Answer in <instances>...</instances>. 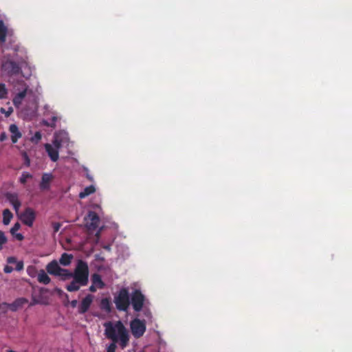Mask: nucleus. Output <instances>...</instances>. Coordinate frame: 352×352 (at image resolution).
<instances>
[{
    "label": "nucleus",
    "mask_w": 352,
    "mask_h": 352,
    "mask_svg": "<svg viewBox=\"0 0 352 352\" xmlns=\"http://www.w3.org/2000/svg\"><path fill=\"white\" fill-rule=\"evenodd\" d=\"M89 291L91 292H95L97 291V287L92 283V285L89 287Z\"/></svg>",
    "instance_id": "39"
},
{
    "label": "nucleus",
    "mask_w": 352,
    "mask_h": 352,
    "mask_svg": "<svg viewBox=\"0 0 352 352\" xmlns=\"http://www.w3.org/2000/svg\"><path fill=\"white\" fill-rule=\"evenodd\" d=\"M38 87V82L36 80L35 76H33L30 85L26 83H23V99L25 100L27 94H33L34 91H37Z\"/></svg>",
    "instance_id": "13"
},
{
    "label": "nucleus",
    "mask_w": 352,
    "mask_h": 352,
    "mask_svg": "<svg viewBox=\"0 0 352 352\" xmlns=\"http://www.w3.org/2000/svg\"><path fill=\"white\" fill-rule=\"evenodd\" d=\"M104 327L106 338L112 341L107 346V352H115L117 343L122 349L127 346L130 341V336L122 322L120 320L115 322H107L104 323Z\"/></svg>",
    "instance_id": "1"
},
{
    "label": "nucleus",
    "mask_w": 352,
    "mask_h": 352,
    "mask_svg": "<svg viewBox=\"0 0 352 352\" xmlns=\"http://www.w3.org/2000/svg\"><path fill=\"white\" fill-rule=\"evenodd\" d=\"M0 111L1 113H4L6 117H8L12 113L13 110L11 107L8 108V111H6V109L4 108H1Z\"/></svg>",
    "instance_id": "34"
},
{
    "label": "nucleus",
    "mask_w": 352,
    "mask_h": 352,
    "mask_svg": "<svg viewBox=\"0 0 352 352\" xmlns=\"http://www.w3.org/2000/svg\"><path fill=\"white\" fill-rule=\"evenodd\" d=\"M85 225L89 230H95L99 226L100 218L97 212L89 211L85 218Z\"/></svg>",
    "instance_id": "8"
},
{
    "label": "nucleus",
    "mask_w": 352,
    "mask_h": 352,
    "mask_svg": "<svg viewBox=\"0 0 352 352\" xmlns=\"http://www.w3.org/2000/svg\"><path fill=\"white\" fill-rule=\"evenodd\" d=\"M6 352H16V351H14L13 350H7Z\"/></svg>",
    "instance_id": "45"
},
{
    "label": "nucleus",
    "mask_w": 352,
    "mask_h": 352,
    "mask_svg": "<svg viewBox=\"0 0 352 352\" xmlns=\"http://www.w3.org/2000/svg\"><path fill=\"white\" fill-rule=\"evenodd\" d=\"M37 280L41 284L47 285L51 281V278L44 270H40L37 274Z\"/></svg>",
    "instance_id": "20"
},
{
    "label": "nucleus",
    "mask_w": 352,
    "mask_h": 352,
    "mask_svg": "<svg viewBox=\"0 0 352 352\" xmlns=\"http://www.w3.org/2000/svg\"><path fill=\"white\" fill-rule=\"evenodd\" d=\"M7 241V239L4 234V232L2 231H0V250L2 248V245L5 244Z\"/></svg>",
    "instance_id": "31"
},
{
    "label": "nucleus",
    "mask_w": 352,
    "mask_h": 352,
    "mask_svg": "<svg viewBox=\"0 0 352 352\" xmlns=\"http://www.w3.org/2000/svg\"><path fill=\"white\" fill-rule=\"evenodd\" d=\"M53 143H54V148H57V150L58 151V149H59V148H60V146L61 145L60 142H59L58 141V140H55Z\"/></svg>",
    "instance_id": "38"
},
{
    "label": "nucleus",
    "mask_w": 352,
    "mask_h": 352,
    "mask_svg": "<svg viewBox=\"0 0 352 352\" xmlns=\"http://www.w3.org/2000/svg\"><path fill=\"white\" fill-rule=\"evenodd\" d=\"M57 120V118L55 117V116H54L52 118V122L51 123H48V122H45V125L47 126H55L56 125V122Z\"/></svg>",
    "instance_id": "35"
},
{
    "label": "nucleus",
    "mask_w": 352,
    "mask_h": 352,
    "mask_svg": "<svg viewBox=\"0 0 352 352\" xmlns=\"http://www.w3.org/2000/svg\"><path fill=\"white\" fill-rule=\"evenodd\" d=\"M34 270V267H28V268L27 269V272H28V274H30L31 276H32V270Z\"/></svg>",
    "instance_id": "42"
},
{
    "label": "nucleus",
    "mask_w": 352,
    "mask_h": 352,
    "mask_svg": "<svg viewBox=\"0 0 352 352\" xmlns=\"http://www.w3.org/2000/svg\"><path fill=\"white\" fill-rule=\"evenodd\" d=\"M8 91L4 83H0V99H6L8 98Z\"/></svg>",
    "instance_id": "29"
},
{
    "label": "nucleus",
    "mask_w": 352,
    "mask_h": 352,
    "mask_svg": "<svg viewBox=\"0 0 352 352\" xmlns=\"http://www.w3.org/2000/svg\"><path fill=\"white\" fill-rule=\"evenodd\" d=\"M37 109V102L36 96H33V99L32 100L30 106L28 109H23V118L24 119L27 118H31L32 116H34L36 113Z\"/></svg>",
    "instance_id": "15"
},
{
    "label": "nucleus",
    "mask_w": 352,
    "mask_h": 352,
    "mask_svg": "<svg viewBox=\"0 0 352 352\" xmlns=\"http://www.w3.org/2000/svg\"><path fill=\"white\" fill-rule=\"evenodd\" d=\"M8 28L2 20H0V44H3L6 40Z\"/></svg>",
    "instance_id": "22"
},
{
    "label": "nucleus",
    "mask_w": 352,
    "mask_h": 352,
    "mask_svg": "<svg viewBox=\"0 0 352 352\" xmlns=\"http://www.w3.org/2000/svg\"><path fill=\"white\" fill-rule=\"evenodd\" d=\"M69 304L72 307H75L78 304L77 300H72Z\"/></svg>",
    "instance_id": "40"
},
{
    "label": "nucleus",
    "mask_w": 352,
    "mask_h": 352,
    "mask_svg": "<svg viewBox=\"0 0 352 352\" xmlns=\"http://www.w3.org/2000/svg\"><path fill=\"white\" fill-rule=\"evenodd\" d=\"M22 101V91H19L16 96L14 98L13 102L16 105L17 104L21 103Z\"/></svg>",
    "instance_id": "32"
},
{
    "label": "nucleus",
    "mask_w": 352,
    "mask_h": 352,
    "mask_svg": "<svg viewBox=\"0 0 352 352\" xmlns=\"http://www.w3.org/2000/svg\"><path fill=\"white\" fill-rule=\"evenodd\" d=\"M91 281L97 288H103L104 283L99 274L95 273L91 275Z\"/></svg>",
    "instance_id": "21"
},
{
    "label": "nucleus",
    "mask_w": 352,
    "mask_h": 352,
    "mask_svg": "<svg viewBox=\"0 0 352 352\" xmlns=\"http://www.w3.org/2000/svg\"><path fill=\"white\" fill-rule=\"evenodd\" d=\"M100 309L106 312H110L111 311V303L110 299L108 298H104L101 299L100 304Z\"/></svg>",
    "instance_id": "23"
},
{
    "label": "nucleus",
    "mask_w": 352,
    "mask_h": 352,
    "mask_svg": "<svg viewBox=\"0 0 352 352\" xmlns=\"http://www.w3.org/2000/svg\"><path fill=\"white\" fill-rule=\"evenodd\" d=\"M6 199L12 205L14 209L17 212L19 219H22V214L19 213V209L21 206V203L19 201L18 196L16 194L7 192L6 194Z\"/></svg>",
    "instance_id": "12"
},
{
    "label": "nucleus",
    "mask_w": 352,
    "mask_h": 352,
    "mask_svg": "<svg viewBox=\"0 0 352 352\" xmlns=\"http://www.w3.org/2000/svg\"><path fill=\"white\" fill-rule=\"evenodd\" d=\"M80 286L81 285H79V282L76 281V279L74 278V280L71 281L68 285H67L66 289L70 292H76L79 290Z\"/></svg>",
    "instance_id": "27"
},
{
    "label": "nucleus",
    "mask_w": 352,
    "mask_h": 352,
    "mask_svg": "<svg viewBox=\"0 0 352 352\" xmlns=\"http://www.w3.org/2000/svg\"><path fill=\"white\" fill-rule=\"evenodd\" d=\"M7 139H8V136H7V134L6 133V132H2L0 134V142H3V141L6 140Z\"/></svg>",
    "instance_id": "37"
},
{
    "label": "nucleus",
    "mask_w": 352,
    "mask_h": 352,
    "mask_svg": "<svg viewBox=\"0 0 352 352\" xmlns=\"http://www.w3.org/2000/svg\"><path fill=\"white\" fill-rule=\"evenodd\" d=\"M12 213L9 209H5L3 212V223L4 225H8L12 218Z\"/></svg>",
    "instance_id": "28"
},
{
    "label": "nucleus",
    "mask_w": 352,
    "mask_h": 352,
    "mask_svg": "<svg viewBox=\"0 0 352 352\" xmlns=\"http://www.w3.org/2000/svg\"><path fill=\"white\" fill-rule=\"evenodd\" d=\"M93 300V296L91 294H87L85 298L82 299L78 306V312L80 314H85L91 305Z\"/></svg>",
    "instance_id": "14"
},
{
    "label": "nucleus",
    "mask_w": 352,
    "mask_h": 352,
    "mask_svg": "<svg viewBox=\"0 0 352 352\" xmlns=\"http://www.w3.org/2000/svg\"><path fill=\"white\" fill-rule=\"evenodd\" d=\"M45 148L47 151V155L50 157L52 162H55L58 160V151L57 148H54L50 144H45Z\"/></svg>",
    "instance_id": "16"
},
{
    "label": "nucleus",
    "mask_w": 352,
    "mask_h": 352,
    "mask_svg": "<svg viewBox=\"0 0 352 352\" xmlns=\"http://www.w3.org/2000/svg\"><path fill=\"white\" fill-rule=\"evenodd\" d=\"M42 138V135L40 131H36L34 136L31 137V141L32 143H38Z\"/></svg>",
    "instance_id": "30"
},
{
    "label": "nucleus",
    "mask_w": 352,
    "mask_h": 352,
    "mask_svg": "<svg viewBox=\"0 0 352 352\" xmlns=\"http://www.w3.org/2000/svg\"><path fill=\"white\" fill-rule=\"evenodd\" d=\"M46 271L50 274L58 276L62 280L69 279L72 276V273L69 272V270L60 267L58 262L56 260L47 263Z\"/></svg>",
    "instance_id": "4"
},
{
    "label": "nucleus",
    "mask_w": 352,
    "mask_h": 352,
    "mask_svg": "<svg viewBox=\"0 0 352 352\" xmlns=\"http://www.w3.org/2000/svg\"><path fill=\"white\" fill-rule=\"evenodd\" d=\"M23 163L27 166H29L30 161L29 160L28 156L27 155L26 152H23Z\"/></svg>",
    "instance_id": "36"
},
{
    "label": "nucleus",
    "mask_w": 352,
    "mask_h": 352,
    "mask_svg": "<svg viewBox=\"0 0 352 352\" xmlns=\"http://www.w3.org/2000/svg\"><path fill=\"white\" fill-rule=\"evenodd\" d=\"M130 329L132 335L136 338L142 336L146 330V324L144 320L140 318H134L130 322Z\"/></svg>",
    "instance_id": "6"
},
{
    "label": "nucleus",
    "mask_w": 352,
    "mask_h": 352,
    "mask_svg": "<svg viewBox=\"0 0 352 352\" xmlns=\"http://www.w3.org/2000/svg\"><path fill=\"white\" fill-rule=\"evenodd\" d=\"M96 192L95 186L91 185L89 186H87L84 188L83 191L80 192L79 194L80 199H85L87 196L91 195Z\"/></svg>",
    "instance_id": "24"
},
{
    "label": "nucleus",
    "mask_w": 352,
    "mask_h": 352,
    "mask_svg": "<svg viewBox=\"0 0 352 352\" xmlns=\"http://www.w3.org/2000/svg\"><path fill=\"white\" fill-rule=\"evenodd\" d=\"M72 258V255L67 253H63L59 259L60 264L63 265V266H68L69 265Z\"/></svg>",
    "instance_id": "25"
},
{
    "label": "nucleus",
    "mask_w": 352,
    "mask_h": 352,
    "mask_svg": "<svg viewBox=\"0 0 352 352\" xmlns=\"http://www.w3.org/2000/svg\"><path fill=\"white\" fill-rule=\"evenodd\" d=\"M23 303H24V304H25V302H28L27 300H26V299H25V298H23Z\"/></svg>",
    "instance_id": "44"
},
{
    "label": "nucleus",
    "mask_w": 352,
    "mask_h": 352,
    "mask_svg": "<svg viewBox=\"0 0 352 352\" xmlns=\"http://www.w3.org/2000/svg\"><path fill=\"white\" fill-rule=\"evenodd\" d=\"M114 303L119 311L128 310L130 305V296L129 291L125 287H122L114 297Z\"/></svg>",
    "instance_id": "5"
},
{
    "label": "nucleus",
    "mask_w": 352,
    "mask_h": 352,
    "mask_svg": "<svg viewBox=\"0 0 352 352\" xmlns=\"http://www.w3.org/2000/svg\"><path fill=\"white\" fill-rule=\"evenodd\" d=\"M21 228V224L19 222H16L14 226L10 230V233L13 236H14L17 240L22 241V234L16 233V232Z\"/></svg>",
    "instance_id": "26"
},
{
    "label": "nucleus",
    "mask_w": 352,
    "mask_h": 352,
    "mask_svg": "<svg viewBox=\"0 0 352 352\" xmlns=\"http://www.w3.org/2000/svg\"><path fill=\"white\" fill-rule=\"evenodd\" d=\"M22 307V298H18L12 303H0V313L6 314L8 310L15 311Z\"/></svg>",
    "instance_id": "9"
},
{
    "label": "nucleus",
    "mask_w": 352,
    "mask_h": 352,
    "mask_svg": "<svg viewBox=\"0 0 352 352\" xmlns=\"http://www.w3.org/2000/svg\"><path fill=\"white\" fill-rule=\"evenodd\" d=\"M35 70L34 66L30 65V63L23 59V78L30 79L32 76V72Z\"/></svg>",
    "instance_id": "18"
},
{
    "label": "nucleus",
    "mask_w": 352,
    "mask_h": 352,
    "mask_svg": "<svg viewBox=\"0 0 352 352\" xmlns=\"http://www.w3.org/2000/svg\"><path fill=\"white\" fill-rule=\"evenodd\" d=\"M145 300V296L140 290H135L131 294V303L135 311H140Z\"/></svg>",
    "instance_id": "7"
},
{
    "label": "nucleus",
    "mask_w": 352,
    "mask_h": 352,
    "mask_svg": "<svg viewBox=\"0 0 352 352\" xmlns=\"http://www.w3.org/2000/svg\"><path fill=\"white\" fill-rule=\"evenodd\" d=\"M9 131L11 133V140L13 144H15L18 140L21 138L22 133L19 131L18 126L12 124L9 127Z\"/></svg>",
    "instance_id": "17"
},
{
    "label": "nucleus",
    "mask_w": 352,
    "mask_h": 352,
    "mask_svg": "<svg viewBox=\"0 0 352 352\" xmlns=\"http://www.w3.org/2000/svg\"><path fill=\"white\" fill-rule=\"evenodd\" d=\"M8 265L4 267L3 272L6 274L11 273L14 270L21 271L22 270V261H16L14 256L7 258Z\"/></svg>",
    "instance_id": "10"
},
{
    "label": "nucleus",
    "mask_w": 352,
    "mask_h": 352,
    "mask_svg": "<svg viewBox=\"0 0 352 352\" xmlns=\"http://www.w3.org/2000/svg\"><path fill=\"white\" fill-rule=\"evenodd\" d=\"M36 217V212L32 208H25L23 211V224L32 228Z\"/></svg>",
    "instance_id": "11"
},
{
    "label": "nucleus",
    "mask_w": 352,
    "mask_h": 352,
    "mask_svg": "<svg viewBox=\"0 0 352 352\" xmlns=\"http://www.w3.org/2000/svg\"><path fill=\"white\" fill-rule=\"evenodd\" d=\"M19 181L21 183H22V176H21V177H19Z\"/></svg>",
    "instance_id": "43"
},
{
    "label": "nucleus",
    "mask_w": 352,
    "mask_h": 352,
    "mask_svg": "<svg viewBox=\"0 0 352 352\" xmlns=\"http://www.w3.org/2000/svg\"><path fill=\"white\" fill-rule=\"evenodd\" d=\"M61 226V223L58 222L52 223V229L54 232H57L59 231Z\"/></svg>",
    "instance_id": "33"
},
{
    "label": "nucleus",
    "mask_w": 352,
    "mask_h": 352,
    "mask_svg": "<svg viewBox=\"0 0 352 352\" xmlns=\"http://www.w3.org/2000/svg\"><path fill=\"white\" fill-rule=\"evenodd\" d=\"M1 69L3 76H13L19 74L21 58L15 52L7 54L2 57Z\"/></svg>",
    "instance_id": "2"
},
{
    "label": "nucleus",
    "mask_w": 352,
    "mask_h": 352,
    "mask_svg": "<svg viewBox=\"0 0 352 352\" xmlns=\"http://www.w3.org/2000/svg\"><path fill=\"white\" fill-rule=\"evenodd\" d=\"M53 179L52 174L45 173L41 177V182L40 183V188L42 190L48 189L50 188V183Z\"/></svg>",
    "instance_id": "19"
},
{
    "label": "nucleus",
    "mask_w": 352,
    "mask_h": 352,
    "mask_svg": "<svg viewBox=\"0 0 352 352\" xmlns=\"http://www.w3.org/2000/svg\"><path fill=\"white\" fill-rule=\"evenodd\" d=\"M89 273V267L87 262L80 260L77 263L74 272L72 273V278L79 282L80 285L85 286L88 284Z\"/></svg>",
    "instance_id": "3"
},
{
    "label": "nucleus",
    "mask_w": 352,
    "mask_h": 352,
    "mask_svg": "<svg viewBox=\"0 0 352 352\" xmlns=\"http://www.w3.org/2000/svg\"><path fill=\"white\" fill-rule=\"evenodd\" d=\"M31 177V175L28 173H23V183L25 182L26 181V179H28V177Z\"/></svg>",
    "instance_id": "41"
}]
</instances>
